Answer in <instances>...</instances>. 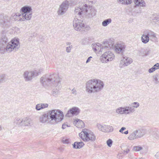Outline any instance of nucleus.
Here are the masks:
<instances>
[{
    "instance_id": "22",
    "label": "nucleus",
    "mask_w": 159,
    "mask_h": 159,
    "mask_svg": "<svg viewBox=\"0 0 159 159\" xmlns=\"http://www.w3.org/2000/svg\"><path fill=\"white\" fill-rule=\"evenodd\" d=\"M84 144L82 142H75L73 144V148L75 149H80L83 147Z\"/></svg>"
},
{
    "instance_id": "11",
    "label": "nucleus",
    "mask_w": 159,
    "mask_h": 159,
    "mask_svg": "<svg viewBox=\"0 0 159 159\" xmlns=\"http://www.w3.org/2000/svg\"><path fill=\"white\" fill-rule=\"evenodd\" d=\"M135 5L133 7L134 11L136 13H140L142 8L139 7H145L146 4L143 0H134Z\"/></svg>"
},
{
    "instance_id": "33",
    "label": "nucleus",
    "mask_w": 159,
    "mask_h": 159,
    "mask_svg": "<svg viewBox=\"0 0 159 159\" xmlns=\"http://www.w3.org/2000/svg\"><path fill=\"white\" fill-rule=\"evenodd\" d=\"M143 148L140 146H135L133 147L132 149V151L134 152H137L142 150Z\"/></svg>"
},
{
    "instance_id": "29",
    "label": "nucleus",
    "mask_w": 159,
    "mask_h": 159,
    "mask_svg": "<svg viewBox=\"0 0 159 159\" xmlns=\"http://www.w3.org/2000/svg\"><path fill=\"white\" fill-rule=\"evenodd\" d=\"M135 131L136 132V134L138 138L141 137L144 134L143 130L142 129L136 130H135Z\"/></svg>"
},
{
    "instance_id": "40",
    "label": "nucleus",
    "mask_w": 159,
    "mask_h": 159,
    "mask_svg": "<svg viewBox=\"0 0 159 159\" xmlns=\"http://www.w3.org/2000/svg\"><path fill=\"white\" fill-rule=\"evenodd\" d=\"M35 109L37 111H39L42 109V104L39 103L36 105Z\"/></svg>"
},
{
    "instance_id": "13",
    "label": "nucleus",
    "mask_w": 159,
    "mask_h": 159,
    "mask_svg": "<svg viewBox=\"0 0 159 159\" xmlns=\"http://www.w3.org/2000/svg\"><path fill=\"white\" fill-rule=\"evenodd\" d=\"M134 108L129 106H126L124 107H120L116 110V112L118 114H129L134 112Z\"/></svg>"
},
{
    "instance_id": "3",
    "label": "nucleus",
    "mask_w": 159,
    "mask_h": 159,
    "mask_svg": "<svg viewBox=\"0 0 159 159\" xmlns=\"http://www.w3.org/2000/svg\"><path fill=\"white\" fill-rule=\"evenodd\" d=\"M40 82L44 87H57L56 89H53V94H54V96L57 95L59 93V90L61 83L60 78L57 75L53 74L47 77H42L41 78Z\"/></svg>"
},
{
    "instance_id": "18",
    "label": "nucleus",
    "mask_w": 159,
    "mask_h": 159,
    "mask_svg": "<svg viewBox=\"0 0 159 159\" xmlns=\"http://www.w3.org/2000/svg\"><path fill=\"white\" fill-rule=\"evenodd\" d=\"M8 40L7 38L5 35H2L0 40L1 45L4 47L5 48L8 45Z\"/></svg>"
},
{
    "instance_id": "9",
    "label": "nucleus",
    "mask_w": 159,
    "mask_h": 159,
    "mask_svg": "<svg viewBox=\"0 0 159 159\" xmlns=\"http://www.w3.org/2000/svg\"><path fill=\"white\" fill-rule=\"evenodd\" d=\"M73 26L74 29L78 31H84L87 25L83 23V21L81 19L75 18L73 21Z\"/></svg>"
},
{
    "instance_id": "25",
    "label": "nucleus",
    "mask_w": 159,
    "mask_h": 159,
    "mask_svg": "<svg viewBox=\"0 0 159 159\" xmlns=\"http://www.w3.org/2000/svg\"><path fill=\"white\" fill-rule=\"evenodd\" d=\"M113 130V127L110 125H105L103 132H111Z\"/></svg>"
},
{
    "instance_id": "34",
    "label": "nucleus",
    "mask_w": 159,
    "mask_h": 159,
    "mask_svg": "<svg viewBox=\"0 0 159 159\" xmlns=\"http://www.w3.org/2000/svg\"><path fill=\"white\" fill-rule=\"evenodd\" d=\"M131 106H129L130 107H131L132 108H134V111H135V108H137L139 107V102H135L132 103L131 104Z\"/></svg>"
},
{
    "instance_id": "44",
    "label": "nucleus",
    "mask_w": 159,
    "mask_h": 159,
    "mask_svg": "<svg viewBox=\"0 0 159 159\" xmlns=\"http://www.w3.org/2000/svg\"><path fill=\"white\" fill-rule=\"evenodd\" d=\"M72 45L69 46L66 48V51L67 52H70L71 48H72Z\"/></svg>"
},
{
    "instance_id": "35",
    "label": "nucleus",
    "mask_w": 159,
    "mask_h": 159,
    "mask_svg": "<svg viewBox=\"0 0 159 159\" xmlns=\"http://www.w3.org/2000/svg\"><path fill=\"white\" fill-rule=\"evenodd\" d=\"M104 126L105 125H102L100 124H98L97 125V127L98 129L102 132H103Z\"/></svg>"
},
{
    "instance_id": "16",
    "label": "nucleus",
    "mask_w": 159,
    "mask_h": 159,
    "mask_svg": "<svg viewBox=\"0 0 159 159\" xmlns=\"http://www.w3.org/2000/svg\"><path fill=\"white\" fill-rule=\"evenodd\" d=\"M80 112L79 109L77 107H73L68 111L66 116L69 117H71L74 115H77Z\"/></svg>"
},
{
    "instance_id": "39",
    "label": "nucleus",
    "mask_w": 159,
    "mask_h": 159,
    "mask_svg": "<svg viewBox=\"0 0 159 159\" xmlns=\"http://www.w3.org/2000/svg\"><path fill=\"white\" fill-rule=\"evenodd\" d=\"M6 51V48L3 47L2 45H1L0 43V52L1 53H4Z\"/></svg>"
},
{
    "instance_id": "8",
    "label": "nucleus",
    "mask_w": 159,
    "mask_h": 159,
    "mask_svg": "<svg viewBox=\"0 0 159 159\" xmlns=\"http://www.w3.org/2000/svg\"><path fill=\"white\" fill-rule=\"evenodd\" d=\"M19 42L18 39H14L11 42L8 43V45L6 47V51L8 52H10L13 50H17L20 47Z\"/></svg>"
},
{
    "instance_id": "37",
    "label": "nucleus",
    "mask_w": 159,
    "mask_h": 159,
    "mask_svg": "<svg viewBox=\"0 0 159 159\" xmlns=\"http://www.w3.org/2000/svg\"><path fill=\"white\" fill-rule=\"evenodd\" d=\"M70 140L68 139L64 138L62 140V142L63 143L68 144L70 143Z\"/></svg>"
},
{
    "instance_id": "43",
    "label": "nucleus",
    "mask_w": 159,
    "mask_h": 159,
    "mask_svg": "<svg viewBox=\"0 0 159 159\" xmlns=\"http://www.w3.org/2000/svg\"><path fill=\"white\" fill-rule=\"evenodd\" d=\"M157 70L156 67H154L153 66L152 68L149 69L148 70V72L149 73H152Z\"/></svg>"
},
{
    "instance_id": "56",
    "label": "nucleus",
    "mask_w": 159,
    "mask_h": 159,
    "mask_svg": "<svg viewBox=\"0 0 159 159\" xmlns=\"http://www.w3.org/2000/svg\"><path fill=\"white\" fill-rule=\"evenodd\" d=\"M2 129V127L0 125V130H1Z\"/></svg>"
},
{
    "instance_id": "41",
    "label": "nucleus",
    "mask_w": 159,
    "mask_h": 159,
    "mask_svg": "<svg viewBox=\"0 0 159 159\" xmlns=\"http://www.w3.org/2000/svg\"><path fill=\"white\" fill-rule=\"evenodd\" d=\"M112 143V141L110 139H108L107 141V145L110 147H111V146Z\"/></svg>"
},
{
    "instance_id": "12",
    "label": "nucleus",
    "mask_w": 159,
    "mask_h": 159,
    "mask_svg": "<svg viewBox=\"0 0 159 159\" xmlns=\"http://www.w3.org/2000/svg\"><path fill=\"white\" fill-rule=\"evenodd\" d=\"M114 57V54L111 52H106L100 57V60L102 63H107L113 60Z\"/></svg>"
},
{
    "instance_id": "42",
    "label": "nucleus",
    "mask_w": 159,
    "mask_h": 159,
    "mask_svg": "<svg viewBox=\"0 0 159 159\" xmlns=\"http://www.w3.org/2000/svg\"><path fill=\"white\" fill-rule=\"evenodd\" d=\"M153 136L156 139H159V132L158 131L155 132L153 135Z\"/></svg>"
},
{
    "instance_id": "15",
    "label": "nucleus",
    "mask_w": 159,
    "mask_h": 159,
    "mask_svg": "<svg viewBox=\"0 0 159 159\" xmlns=\"http://www.w3.org/2000/svg\"><path fill=\"white\" fill-rule=\"evenodd\" d=\"M125 45L124 43H117L115 46V52L118 53H122L124 51Z\"/></svg>"
},
{
    "instance_id": "6",
    "label": "nucleus",
    "mask_w": 159,
    "mask_h": 159,
    "mask_svg": "<svg viewBox=\"0 0 159 159\" xmlns=\"http://www.w3.org/2000/svg\"><path fill=\"white\" fill-rule=\"evenodd\" d=\"M89 130L84 129L79 134V137L84 141H90L93 142L95 140L96 137L93 132H88Z\"/></svg>"
},
{
    "instance_id": "30",
    "label": "nucleus",
    "mask_w": 159,
    "mask_h": 159,
    "mask_svg": "<svg viewBox=\"0 0 159 159\" xmlns=\"http://www.w3.org/2000/svg\"><path fill=\"white\" fill-rule=\"evenodd\" d=\"M140 51L141 54H140V55L142 56H146L149 54L150 51L148 50H144L143 49H142Z\"/></svg>"
},
{
    "instance_id": "53",
    "label": "nucleus",
    "mask_w": 159,
    "mask_h": 159,
    "mask_svg": "<svg viewBox=\"0 0 159 159\" xmlns=\"http://www.w3.org/2000/svg\"><path fill=\"white\" fill-rule=\"evenodd\" d=\"M155 157L157 158H159V151L157 152L155 155Z\"/></svg>"
},
{
    "instance_id": "10",
    "label": "nucleus",
    "mask_w": 159,
    "mask_h": 159,
    "mask_svg": "<svg viewBox=\"0 0 159 159\" xmlns=\"http://www.w3.org/2000/svg\"><path fill=\"white\" fill-rule=\"evenodd\" d=\"M10 17L0 15V25L4 29H7L11 25Z\"/></svg>"
},
{
    "instance_id": "24",
    "label": "nucleus",
    "mask_w": 159,
    "mask_h": 159,
    "mask_svg": "<svg viewBox=\"0 0 159 159\" xmlns=\"http://www.w3.org/2000/svg\"><path fill=\"white\" fill-rule=\"evenodd\" d=\"M31 121V120L30 119L27 117L23 119V125L29 126Z\"/></svg>"
},
{
    "instance_id": "4",
    "label": "nucleus",
    "mask_w": 159,
    "mask_h": 159,
    "mask_svg": "<svg viewBox=\"0 0 159 159\" xmlns=\"http://www.w3.org/2000/svg\"><path fill=\"white\" fill-rule=\"evenodd\" d=\"M104 86V83L102 81L93 79L87 82L85 90L89 94L98 93L103 89Z\"/></svg>"
},
{
    "instance_id": "47",
    "label": "nucleus",
    "mask_w": 159,
    "mask_h": 159,
    "mask_svg": "<svg viewBox=\"0 0 159 159\" xmlns=\"http://www.w3.org/2000/svg\"><path fill=\"white\" fill-rule=\"evenodd\" d=\"M126 129V128L123 127L122 128H121V129L119 130V132L122 133L123 134V131L124 130H125Z\"/></svg>"
},
{
    "instance_id": "21",
    "label": "nucleus",
    "mask_w": 159,
    "mask_h": 159,
    "mask_svg": "<svg viewBox=\"0 0 159 159\" xmlns=\"http://www.w3.org/2000/svg\"><path fill=\"white\" fill-rule=\"evenodd\" d=\"M141 40L142 42L145 44L147 43L149 41V38L147 34L144 33L142 35Z\"/></svg>"
},
{
    "instance_id": "49",
    "label": "nucleus",
    "mask_w": 159,
    "mask_h": 159,
    "mask_svg": "<svg viewBox=\"0 0 159 159\" xmlns=\"http://www.w3.org/2000/svg\"><path fill=\"white\" fill-rule=\"evenodd\" d=\"M129 149L128 148L126 149V150H125L124 151V153L125 154H127L129 152Z\"/></svg>"
},
{
    "instance_id": "17",
    "label": "nucleus",
    "mask_w": 159,
    "mask_h": 159,
    "mask_svg": "<svg viewBox=\"0 0 159 159\" xmlns=\"http://www.w3.org/2000/svg\"><path fill=\"white\" fill-rule=\"evenodd\" d=\"M34 76V72L33 71H26L24 72L23 76L25 81L31 80Z\"/></svg>"
},
{
    "instance_id": "48",
    "label": "nucleus",
    "mask_w": 159,
    "mask_h": 159,
    "mask_svg": "<svg viewBox=\"0 0 159 159\" xmlns=\"http://www.w3.org/2000/svg\"><path fill=\"white\" fill-rule=\"evenodd\" d=\"M69 127V126L67 125L66 124H63L62 125V129H66V127Z\"/></svg>"
},
{
    "instance_id": "50",
    "label": "nucleus",
    "mask_w": 159,
    "mask_h": 159,
    "mask_svg": "<svg viewBox=\"0 0 159 159\" xmlns=\"http://www.w3.org/2000/svg\"><path fill=\"white\" fill-rule=\"evenodd\" d=\"M154 67H156L157 69L159 68V63H157L153 66Z\"/></svg>"
},
{
    "instance_id": "55",
    "label": "nucleus",
    "mask_w": 159,
    "mask_h": 159,
    "mask_svg": "<svg viewBox=\"0 0 159 159\" xmlns=\"http://www.w3.org/2000/svg\"><path fill=\"white\" fill-rule=\"evenodd\" d=\"M71 44V43L70 42H67L66 43V44L67 45H69L70 46V44Z\"/></svg>"
},
{
    "instance_id": "1",
    "label": "nucleus",
    "mask_w": 159,
    "mask_h": 159,
    "mask_svg": "<svg viewBox=\"0 0 159 159\" xmlns=\"http://www.w3.org/2000/svg\"><path fill=\"white\" fill-rule=\"evenodd\" d=\"M63 114L59 110H52L49 111L47 113H45L40 116L39 120L42 123H49L56 124L63 119Z\"/></svg>"
},
{
    "instance_id": "32",
    "label": "nucleus",
    "mask_w": 159,
    "mask_h": 159,
    "mask_svg": "<svg viewBox=\"0 0 159 159\" xmlns=\"http://www.w3.org/2000/svg\"><path fill=\"white\" fill-rule=\"evenodd\" d=\"M6 75L5 74H0V83L4 82L6 81Z\"/></svg>"
},
{
    "instance_id": "28",
    "label": "nucleus",
    "mask_w": 159,
    "mask_h": 159,
    "mask_svg": "<svg viewBox=\"0 0 159 159\" xmlns=\"http://www.w3.org/2000/svg\"><path fill=\"white\" fill-rule=\"evenodd\" d=\"M123 59L126 66L129 65L133 62L132 59L128 57H124Z\"/></svg>"
},
{
    "instance_id": "31",
    "label": "nucleus",
    "mask_w": 159,
    "mask_h": 159,
    "mask_svg": "<svg viewBox=\"0 0 159 159\" xmlns=\"http://www.w3.org/2000/svg\"><path fill=\"white\" fill-rule=\"evenodd\" d=\"M14 122L15 123L18 125H23V119H22L17 118L15 120Z\"/></svg>"
},
{
    "instance_id": "51",
    "label": "nucleus",
    "mask_w": 159,
    "mask_h": 159,
    "mask_svg": "<svg viewBox=\"0 0 159 159\" xmlns=\"http://www.w3.org/2000/svg\"><path fill=\"white\" fill-rule=\"evenodd\" d=\"M92 58V57L90 56V57H89L87 59L86 61V63H89V62H90V61L91 60V59Z\"/></svg>"
},
{
    "instance_id": "46",
    "label": "nucleus",
    "mask_w": 159,
    "mask_h": 159,
    "mask_svg": "<svg viewBox=\"0 0 159 159\" xmlns=\"http://www.w3.org/2000/svg\"><path fill=\"white\" fill-rule=\"evenodd\" d=\"M153 20L155 22L157 23V21H158L159 23V18L158 17H154Z\"/></svg>"
},
{
    "instance_id": "38",
    "label": "nucleus",
    "mask_w": 159,
    "mask_h": 159,
    "mask_svg": "<svg viewBox=\"0 0 159 159\" xmlns=\"http://www.w3.org/2000/svg\"><path fill=\"white\" fill-rule=\"evenodd\" d=\"M125 64V61L123 59L122 60H121L120 61V63L119 64V66L121 68H122L123 67L126 66Z\"/></svg>"
},
{
    "instance_id": "20",
    "label": "nucleus",
    "mask_w": 159,
    "mask_h": 159,
    "mask_svg": "<svg viewBox=\"0 0 159 159\" xmlns=\"http://www.w3.org/2000/svg\"><path fill=\"white\" fill-rule=\"evenodd\" d=\"M144 33L147 34L149 37L151 38L152 39H154L155 40L157 39L156 34L153 32L151 30H147L144 31Z\"/></svg>"
},
{
    "instance_id": "57",
    "label": "nucleus",
    "mask_w": 159,
    "mask_h": 159,
    "mask_svg": "<svg viewBox=\"0 0 159 159\" xmlns=\"http://www.w3.org/2000/svg\"><path fill=\"white\" fill-rule=\"evenodd\" d=\"M42 70H43V69H41V71H42Z\"/></svg>"
},
{
    "instance_id": "2",
    "label": "nucleus",
    "mask_w": 159,
    "mask_h": 159,
    "mask_svg": "<svg viewBox=\"0 0 159 159\" xmlns=\"http://www.w3.org/2000/svg\"><path fill=\"white\" fill-rule=\"evenodd\" d=\"M75 14L76 17L85 16L87 18H91L95 15L96 11L92 7L85 4L84 0L83 1L82 0L75 7Z\"/></svg>"
},
{
    "instance_id": "26",
    "label": "nucleus",
    "mask_w": 159,
    "mask_h": 159,
    "mask_svg": "<svg viewBox=\"0 0 159 159\" xmlns=\"http://www.w3.org/2000/svg\"><path fill=\"white\" fill-rule=\"evenodd\" d=\"M137 134H136V132L135 131H133L132 133L130 134L128 137V139L130 140H132L138 139Z\"/></svg>"
},
{
    "instance_id": "7",
    "label": "nucleus",
    "mask_w": 159,
    "mask_h": 159,
    "mask_svg": "<svg viewBox=\"0 0 159 159\" xmlns=\"http://www.w3.org/2000/svg\"><path fill=\"white\" fill-rule=\"evenodd\" d=\"M112 45L110 46L107 42H104L102 45L99 43L93 44L92 46L94 51L102 52L109 50L111 48Z\"/></svg>"
},
{
    "instance_id": "14",
    "label": "nucleus",
    "mask_w": 159,
    "mask_h": 159,
    "mask_svg": "<svg viewBox=\"0 0 159 159\" xmlns=\"http://www.w3.org/2000/svg\"><path fill=\"white\" fill-rule=\"evenodd\" d=\"M70 2L69 1L66 0L63 2L59 6L57 13L59 15H62L64 14L68 9Z\"/></svg>"
},
{
    "instance_id": "23",
    "label": "nucleus",
    "mask_w": 159,
    "mask_h": 159,
    "mask_svg": "<svg viewBox=\"0 0 159 159\" xmlns=\"http://www.w3.org/2000/svg\"><path fill=\"white\" fill-rule=\"evenodd\" d=\"M117 2L122 4L128 5L132 2V0H117Z\"/></svg>"
},
{
    "instance_id": "52",
    "label": "nucleus",
    "mask_w": 159,
    "mask_h": 159,
    "mask_svg": "<svg viewBox=\"0 0 159 159\" xmlns=\"http://www.w3.org/2000/svg\"><path fill=\"white\" fill-rule=\"evenodd\" d=\"M72 92L73 94L75 95L76 94V91L75 89H73L72 90Z\"/></svg>"
},
{
    "instance_id": "5",
    "label": "nucleus",
    "mask_w": 159,
    "mask_h": 159,
    "mask_svg": "<svg viewBox=\"0 0 159 159\" xmlns=\"http://www.w3.org/2000/svg\"><path fill=\"white\" fill-rule=\"evenodd\" d=\"M31 7L28 6H25L22 7L20 9V12L21 14H14L13 17L15 19L17 16L20 17V20H22L24 21L25 20H30L32 16V11Z\"/></svg>"
},
{
    "instance_id": "36",
    "label": "nucleus",
    "mask_w": 159,
    "mask_h": 159,
    "mask_svg": "<svg viewBox=\"0 0 159 159\" xmlns=\"http://www.w3.org/2000/svg\"><path fill=\"white\" fill-rule=\"evenodd\" d=\"M158 75L157 74L153 75L152 76L153 81L154 82L155 84H157L158 83Z\"/></svg>"
},
{
    "instance_id": "54",
    "label": "nucleus",
    "mask_w": 159,
    "mask_h": 159,
    "mask_svg": "<svg viewBox=\"0 0 159 159\" xmlns=\"http://www.w3.org/2000/svg\"><path fill=\"white\" fill-rule=\"evenodd\" d=\"M128 133H129L128 131L127 130V131H125V132H123V133L125 134H128Z\"/></svg>"
},
{
    "instance_id": "45",
    "label": "nucleus",
    "mask_w": 159,
    "mask_h": 159,
    "mask_svg": "<svg viewBox=\"0 0 159 159\" xmlns=\"http://www.w3.org/2000/svg\"><path fill=\"white\" fill-rule=\"evenodd\" d=\"M42 109L47 108L48 106V104L47 103H41Z\"/></svg>"
},
{
    "instance_id": "19",
    "label": "nucleus",
    "mask_w": 159,
    "mask_h": 159,
    "mask_svg": "<svg viewBox=\"0 0 159 159\" xmlns=\"http://www.w3.org/2000/svg\"><path fill=\"white\" fill-rule=\"evenodd\" d=\"M73 123L77 127L79 128H83L84 126V122L82 120L78 119H75Z\"/></svg>"
},
{
    "instance_id": "27",
    "label": "nucleus",
    "mask_w": 159,
    "mask_h": 159,
    "mask_svg": "<svg viewBox=\"0 0 159 159\" xmlns=\"http://www.w3.org/2000/svg\"><path fill=\"white\" fill-rule=\"evenodd\" d=\"M112 22V20L111 18H108L104 20L102 22V25L104 27L107 26L109 24L111 23Z\"/></svg>"
}]
</instances>
